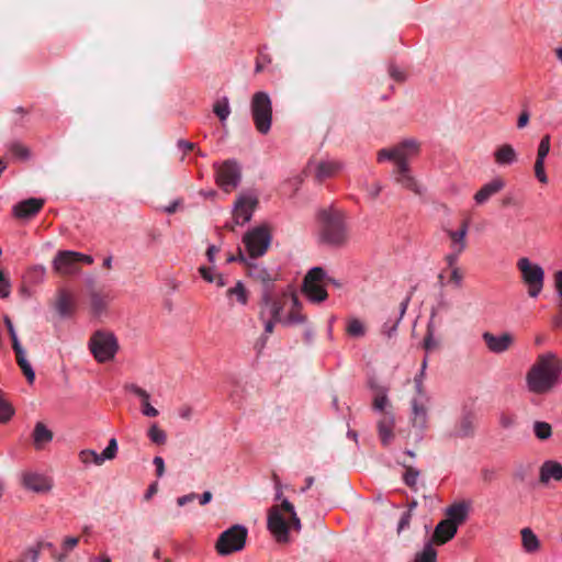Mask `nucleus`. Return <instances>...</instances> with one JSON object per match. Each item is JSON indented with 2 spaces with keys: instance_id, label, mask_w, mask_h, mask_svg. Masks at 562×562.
Instances as JSON below:
<instances>
[{
  "instance_id": "nucleus-54",
  "label": "nucleus",
  "mask_w": 562,
  "mask_h": 562,
  "mask_svg": "<svg viewBox=\"0 0 562 562\" xmlns=\"http://www.w3.org/2000/svg\"><path fill=\"white\" fill-rule=\"evenodd\" d=\"M463 273L459 268H453L450 274V282L454 283L456 286H461Z\"/></svg>"
},
{
  "instance_id": "nucleus-30",
  "label": "nucleus",
  "mask_w": 562,
  "mask_h": 562,
  "mask_svg": "<svg viewBox=\"0 0 562 562\" xmlns=\"http://www.w3.org/2000/svg\"><path fill=\"white\" fill-rule=\"evenodd\" d=\"M413 417L412 424L414 427L424 429L427 424V407L423 401L414 398L412 402Z\"/></svg>"
},
{
  "instance_id": "nucleus-51",
  "label": "nucleus",
  "mask_w": 562,
  "mask_h": 562,
  "mask_svg": "<svg viewBox=\"0 0 562 562\" xmlns=\"http://www.w3.org/2000/svg\"><path fill=\"white\" fill-rule=\"evenodd\" d=\"M535 175L541 183L548 182V177L544 171V159L536 158L535 162Z\"/></svg>"
},
{
  "instance_id": "nucleus-58",
  "label": "nucleus",
  "mask_w": 562,
  "mask_h": 562,
  "mask_svg": "<svg viewBox=\"0 0 562 562\" xmlns=\"http://www.w3.org/2000/svg\"><path fill=\"white\" fill-rule=\"evenodd\" d=\"M202 278L207 281V282H214L215 281V276L213 274V271L211 268H206V267H201L199 269Z\"/></svg>"
},
{
  "instance_id": "nucleus-1",
  "label": "nucleus",
  "mask_w": 562,
  "mask_h": 562,
  "mask_svg": "<svg viewBox=\"0 0 562 562\" xmlns=\"http://www.w3.org/2000/svg\"><path fill=\"white\" fill-rule=\"evenodd\" d=\"M562 361L554 353L539 355L526 374L528 390L535 394L549 393L558 383Z\"/></svg>"
},
{
  "instance_id": "nucleus-46",
  "label": "nucleus",
  "mask_w": 562,
  "mask_h": 562,
  "mask_svg": "<svg viewBox=\"0 0 562 562\" xmlns=\"http://www.w3.org/2000/svg\"><path fill=\"white\" fill-rule=\"evenodd\" d=\"M90 303H91V307L95 314H100L106 306L105 299L99 293L91 294Z\"/></svg>"
},
{
  "instance_id": "nucleus-23",
  "label": "nucleus",
  "mask_w": 562,
  "mask_h": 562,
  "mask_svg": "<svg viewBox=\"0 0 562 562\" xmlns=\"http://www.w3.org/2000/svg\"><path fill=\"white\" fill-rule=\"evenodd\" d=\"M395 425L394 416L390 412H385L378 422L379 437L383 446H389L394 439L393 428Z\"/></svg>"
},
{
  "instance_id": "nucleus-12",
  "label": "nucleus",
  "mask_w": 562,
  "mask_h": 562,
  "mask_svg": "<svg viewBox=\"0 0 562 562\" xmlns=\"http://www.w3.org/2000/svg\"><path fill=\"white\" fill-rule=\"evenodd\" d=\"M289 301L290 294L286 292H283L280 296H276L271 289L267 288L262 290L261 302L265 308H267L270 318L274 319L279 324H282L284 317L282 312Z\"/></svg>"
},
{
  "instance_id": "nucleus-15",
  "label": "nucleus",
  "mask_w": 562,
  "mask_h": 562,
  "mask_svg": "<svg viewBox=\"0 0 562 562\" xmlns=\"http://www.w3.org/2000/svg\"><path fill=\"white\" fill-rule=\"evenodd\" d=\"M239 259L241 262H244L247 266L248 276L254 279L257 282H260L263 285L265 289H271L272 284L276 280V274L268 271L266 268L252 263L248 261V259L243 255L241 250L239 249Z\"/></svg>"
},
{
  "instance_id": "nucleus-9",
  "label": "nucleus",
  "mask_w": 562,
  "mask_h": 562,
  "mask_svg": "<svg viewBox=\"0 0 562 562\" xmlns=\"http://www.w3.org/2000/svg\"><path fill=\"white\" fill-rule=\"evenodd\" d=\"M217 186L226 193L235 190L241 180V167L234 159H227L214 165Z\"/></svg>"
},
{
  "instance_id": "nucleus-33",
  "label": "nucleus",
  "mask_w": 562,
  "mask_h": 562,
  "mask_svg": "<svg viewBox=\"0 0 562 562\" xmlns=\"http://www.w3.org/2000/svg\"><path fill=\"white\" fill-rule=\"evenodd\" d=\"M520 533L524 549L530 553L536 552L540 547V542L535 532L530 528H524Z\"/></svg>"
},
{
  "instance_id": "nucleus-50",
  "label": "nucleus",
  "mask_w": 562,
  "mask_h": 562,
  "mask_svg": "<svg viewBox=\"0 0 562 562\" xmlns=\"http://www.w3.org/2000/svg\"><path fill=\"white\" fill-rule=\"evenodd\" d=\"M549 151H550V136L549 135H544L541 138L540 144L538 146L537 158L538 159H546V157L548 156Z\"/></svg>"
},
{
  "instance_id": "nucleus-7",
  "label": "nucleus",
  "mask_w": 562,
  "mask_h": 562,
  "mask_svg": "<svg viewBox=\"0 0 562 562\" xmlns=\"http://www.w3.org/2000/svg\"><path fill=\"white\" fill-rule=\"evenodd\" d=\"M89 348L95 360L102 363L114 358L119 344L112 333L98 330L91 336Z\"/></svg>"
},
{
  "instance_id": "nucleus-25",
  "label": "nucleus",
  "mask_w": 562,
  "mask_h": 562,
  "mask_svg": "<svg viewBox=\"0 0 562 562\" xmlns=\"http://www.w3.org/2000/svg\"><path fill=\"white\" fill-rule=\"evenodd\" d=\"M551 479L555 481L562 480V464L553 460L542 463L539 476L542 484H547Z\"/></svg>"
},
{
  "instance_id": "nucleus-41",
  "label": "nucleus",
  "mask_w": 562,
  "mask_h": 562,
  "mask_svg": "<svg viewBox=\"0 0 562 562\" xmlns=\"http://www.w3.org/2000/svg\"><path fill=\"white\" fill-rule=\"evenodd\" d=\"M227 296H235L237 302L245 305L248 301L247 291L241 282H237L234 288L227 290Z\"/></svg>"
},
{
  "instance_id": "nucleus-21",
  "label": "nucleus",
  "mask_w": 562,
  "mask_h": 562,
  "mask_svg": "<svg viewBox=\"0 0 562 562\" xmlns=\"http://www.w3.org/2000/svg\"><path fill=\"white\" fill-rule=\"evenodd\" d=\"M24 487L36 493H44L52 488V482L43 474L25 472L22 476Z\"/></svg>"
},
{
  "instance_id": "nucleus-61",
  "label": "nucleus",
  "mask_w": 562,
  "mask_h": 562,
  "mask_svg": "<svg viewBox=\"0 0 562 562\" xmlns=\"http://www.w3.org/2000/svg\"><path fill=\"white\" fill-rule=\"evenodd\" d=\"M481 475H482V480L485 483H491L495 479L496 473L492 469H483L481 472Z\"/></svg>"
},
{
  "instance_id": "nucleus-44",
  "label": "nucleus",
  "mask_w": 562,
  "mask_h": 562,
  "mask_svg": "<svg viewBox=\"0 0 562 562\" xmlns=\"http://www.w3.org/2000/svg\"><path fill=\"white\" fill-rule=\"evenodd\" d=\"M80 461L83 463L93 462L97 465H101L104 462V458H101L99 453H97L94 450H82L79 453Z\"/></svg>"
},
{
  "instance_id": "nucleus-45",
  "label": "nucleus",
  "mask_w": 562,
  "mask_h": 562,
  "mask_svg": "<svg viewBox=\"0 0 562 562\" xmlns=\"http://www.w3.org/2000/svg\"><path fill=\"white\" fill-rule=\"evenodd\" d=\"M406 471L403 475V480L407 486L414 488L417 484L419 472L413 467H405Z\"/></svg>"
},
{
  "instance_id": "nucleus-4",
  "label": "nucleus",
  "mask_w": 562,
  "mask_h": 562,
  "mask_svg": "<svg viewBox=\"0 0 562 562\" xmlns=\"http://www.w3.org/2000/svg\"><path fill=\"white\" fill-rule=\"evenodd\" d=\"M250 112L256 130L262 135L268 134L272 124V102L268 93L259 91L252 95Z\"/></svg>"
},
{
  "instance_id": "nucleus-20",
  "label": "nucleus",
  "mask_w": 562,
  "mask_h": 562,
  "mask_svg": "<svg viewBox=\"0 0 562 562\" xmlns=\"http://www.w3.org/2000/svg\"><path fill=\"white\" fill-rule=\"evenodd\" d=\"M44 200L30 198L13 206V215L18 218H29L36 215L43 207Z\"/></svg>"
},
{
  "instance_id": "nucleus-28",
  "label": "nucleus",
  "mask_w": 562,
  "mask_h": 562,
  "mask_svg": "<svg viewBox=\"0 0 562 562\" xmlns=\"http://www.w3.org/2000/svg\"><path fill=\"white\" fill-rule=\"evenodd\" d=\"M290 302L292 307L286 316L283 317L282 325H297L306 321V316L301 313V304L294 294H290Z\"/></svg>"
},
{
  "instance_id": "nucleus-63",
  "label": "nucleus",
  "mask_w": 562,
  "mask_h": 562,
  "mask_svg": "<svg viewBox=\"0 0 562 562\" xmlns=\"http://www.w3.org/2000/svg\"><path fill=\"white\" fill-rule=\"evenodd\" d=\"M382 191L380 183L375 182L368 188V192L372 199H376Z\"/></svg>"
},
{
  "instance_id": "nucleus-5",
  "label": "nucleus",
  "mask_w": 562,
  "mask_h": 562,
  "mask_svg": "<svg viewBox=\"0 0 562 562\" xmlns=\"http://www.w3.org/2000/svg\"><path fill=\"white\" fill-rule=\"evenodd\" d=\"M329 282H334V278L327 276L322 267H314L304 277L302 290L310 301L321 303L328 296L325 286Z\"/></svg>"
},
{
  "instance_id": "nucleus-19",
  "label": "nucleus",
  "mask_w": 562,
  "mask_h": 562,
  "mask_svg": "<svg viewBox=\"0 0 562 562\" xmlns=\"http://www.w3.org/2000/svg\"><path fill=\"white\" fill-rule=\"evenodd\" d=\"M457 531L458 527L452 520L443 519L436 526L432 537L428 542H431L432 546H442L450 541L456 536Z\"/></svg>"
},
{
  "instance_id": "nucleus-31",
  "label": "nucleus",
  "mask_w": 562,
  "mask_h": 562,
  "mask_svg": "<svg viewBox=\"0 0 562 562\" xmlns=\"http://www.w3.org/2000/svg\"><path fill=\"white\" fill-rule=\"evenodd\" d=\"M53 432L41 422H38L33 430V441L36 449H42L44 445L50 442Z\"/></svg>"
},
{
  "instance_id": "nucleus-13",
  "label": "nucleus",
  "mask_w": 562,
  "mask_h": 562,
  "mask_svg": "<svg viewBox=\"0 0 562 562\" xmlns=\"http://www.w3.org/2000/svg\"><path fill=\"white\" fill-rule=\"evenodd\" d=\"M258 198L252 194H239L235 201L233 218L235 225H244L251 220L252 213L258 206Z\"/></svg>"
},
{
  "instance_id": "nucleus-8",
  "label": "nucleus",
  "mask_w": 562,
  "mask_h": 562,
  "mask_svg": "<svg viewBox=\"0 0 562 562\" xmlns=\"http://www.w3.org/2000/svg\"><path fill=\"white\" fill-rule=\"evenodd\" d=\"M517 268L521 274V280L528 289L530 297H537L543 288L544 271L538 265L522 257L517 261Z\"/></svg>"
},
{
  "instance_id": "nucleus-34",
  "label": "nucleus",
  "mask_w": 562,
  "mask_h": 562,
  "mask_svg": "<svg viewBox=\"0 0 562 562\" xmlns=\"http://www.w3.org/2000/svg\"><path fill=\"white\" fill-rule=\"evenodd\" d=\"M339 169V164L335 161H321L317 166L316 178L323 181L326 178L334 176Z\"/></svg>"
},
{
  "instance_id": "nucleus-16",
  "label": "nucleus",
  "mask_w": 562,
  "mask_h": 562,
  "mask_svg": "<svg viewBox=\"0 0 562 562\" xmlns=\"http://www.w3.org/2000/svg\"><path fill=\"white\" fill-rule=\"evenodd\" d=\"M78 256L79 252L71 250L58 251L53 261L54 270L60 274H72L77 272L78 261L76 260V257Z\"/></svg>"
},
{
  "instance_id": "nucleus-22",
  "label": "nucleus",
  "mask_w": 562,
  "mask_h": 562,
  "mask_svg": "<svg viewBox=\"0 0 562 562\" xmlns=\"http://www.w3.org/2000/svg\"><path fill=\"white\" fill-rule=\"evenodd\" d=\"M10 338L12 341V348L14 350L15 359H16L19 367L21 368L27 382L33 383L35 380V373H34V370L32 369V366L25 358V350L22 348L16 334H14L13 336H10Z\"/></svg>"
},
{
  "instance_id": "nucleus-57",
  "label": "nucleus",
  "mask_w": 562,
  "mask_h": 562,
  "mask_svg": "<svg viewBox=\"0 0 562 562\" xmlns=\"http://www.w3.org/2000/svg\"><path fill=\"white\" fill-rule=\"evenodd\" d=\"M195 498H198V494L196 493H189L187 495H183V496H180L177 498V504L179 506H184L189 503H192Z\"/></svg>"
},
{
  "instance_id": "nucleus-10",
  "label": "nucleus",
  "mask_w": 562,
  "mask_h": 562,
  "mask_svg": "<svg viewBox=\"0 0 562 562\" xmlns=\"http://www.w3.org/2000/svg\"><path fill=\"white\" fill-rule=\"evenodd\" d=\"M243 241L250 259L263 256L271 243V234L266 225L255 227L245 234Z\"/></svg>"
},
{
  "instance_id": "nucleus-24",
  "label": "nucleus",
  "mask_w": 562,
  "mask_h": 562,
  "mask_svg": "<svg viewBox=\"0 0 562 562\" xmlns=\"http://www.w3.org/2000/svg\"><path fill=\"white\" fill-rule=\"evenodd\" d=\"M470 505L467 502H457L446 509V520H452L458 527L463 524L469 514Z\"/></svg>"
},
{
  "instance_id": "nucleus-38",
  "label": "nucleus",
  "mask_w": 562,
  "mask_h": 562,
  "mask_svg": "<svg viewBox=\"0 0 562 562\" xmlns=\"http://www.w3.org/2000/svg\"><path fill=\"white\" fill-rule=\"evenodd\" d=\"M533 434L539 440H548L552 436V427L547 422L537 420L533 423Z\"/></svg>"
},
{
  "instance_id": "nucleus-18",
  "label": "nucleus",
  "mask_w": 562,
  "mask_h": 562,
  "mask_svg": "<svg viewBox=\"0 0 562 562\" xmlns=\"http://www.w3.org/2000/svg\"><path fill=\"white\" fill-rule=\"evenodd\" d=\"M394 178L396 183L401 184L405 189L413 191L415 194L420 195L423 193L422 187L409 172L407 160L401 162L396 167L394 170Z\"/></svg>"
},
{
  "instance_id": "nucleus-29",
  "label": "nucleus",
  "mask_w": 562,
  "mask_h": 562,
  "mask_svg": "<svg viewBox=\"0 0 562 562\" xmlns=\"http://www.w3.org/2000/svg\"><path fill=\"white\" fill-rule=\"evenodd\" d=\"M495 162L501 166H508L517 161V153L509 144L499 146L494 151Z\"/></svg>"
},
{
  "instance_id": "nucleus-37",
  "label": "nucleus",
  "mask_w": 562,
  "mask_h": 562,
  "mask_svg": "<svg viewBox=\"0 0 562 562\" xmlns=\"http://www.w3.org/2000/svg\"><path fill=\"white\" fill-rule=\"evenodd\" d=\"M8 149L14 158L22 161L27 160L31 156L30 149L20 142L10 143Z\"/></svg>"
},
{
  "instance_id": "nucleus-27",
  "label": "nucleus",
  "mask_w": 562,
  "mask_h": 562,
  "mask_svg": "<svg viewBox=\"0 0 562 562\" xmlns=\"http://www.w3.org/2000/svg\"><path fill=\"white\" fill-rule=\"evenodd\" d=\"M126 389L138 396L142 401V413L147 417H156L158 416V411L150 405L149 403V394L146 390L137 386L136 384L127 385Z\"/></svg>"
},
{
  "instance_id": "nucleus-55",
  "label": "nucleus",
  "mask_w": 562,
  "mask_h": 562,
  "mask_svg": "<svg viewBox=\"0 0 562 562\" xmlns=\"http://www.w3.org/2000/svg\"><path fill=\"white\" fill-rule=\"evenodd\" d=\"M401 321L396 319L393 324H390L386 322L382 327V333L386 335L389 338L393 336V334L396 331L397 325Z\"/></svg>"
},
{
  "instance_id": "nucleus-56",
  "label": "nucleus",
  "mask_w": 562,
  "mask_h": 562,
  "mask_svg": "<svg viewBox=\"0 0 562 562\" xmlns=\"http://www.w3.org/2000/svg\"><path fill=\"white\" fill-rule=\"evenodd\" d=\"M154 465L156 467V475L161 477L165 473V462L161 457H155L153 460Z\"/></svg>"
},
{
  "instance_id": "nucleus-39",
  "label": "nucleus",
  "mask_w": 562,
  "mask_h": 562,
  "mask_svg": "<svg viewBox=\"0 0 562 562\" xmlns=\"http://www.w3.org/2000/svg\"><path fill=\"white\" fill-rule=\"evenodd\" d=\"M147 436L150 439V441L155 445H165L167 441V434L165 430L160 429L157 424H153L148 431Z\"/></svg>"
},
{
  "instance_id": "nucleus-2",
  "label": "nucleus",
  "mask_w": 562,
  "mask_h": 562,
  "mask_svg": "<svg viewBox=\"0 0 562 562\" xmlns=\"http://www.w3.org/2000/svg\"><path fill=\"white\" fill-rule=\"evenodd\" d=\"M318 239L321 243L341 247L348 240V229L341 211L334 207L322 209L317 213Z\"/></svg>"
},
{
  "instance_id": "nucleus-3",
  "label": "nucleus",
  "mask_w": 562,
  "mask_h": 562,
  "mask_svg": "<svg viewBox=\"0 0 562 562\" xmlns=\"http://www.w3.org/2000/svg\"><path fill=\"white\" fill-rule=\"evenodd\" d=\"M267 525L280 543L289 542V531L291 529L301 530V520L294 510V506L288 499H283L280 505H274L269 509Z\"/></svg>"
},
{
  "instance_id": "nucleus-47",
  "label": "nucleus",
  "mask_w": 562,
  "mask_h": 562,
  "mask_svg": "<svg viewBox=\"0 0 562 562\" xmlns=\"http://www.w3.org/2000/svg\"><path fill=\"white\" fill-rule=\"evenodd\" d=\"M387 404H389V400H387L386 394L383 391H379L375 394L374 400H373V408L379 412H382L384 414L385 412H387L386 411Z\"/></svg>"
},
{
  "instance_id": "nucleus-53",
  "label": "nucleus",
  "mask_w": 562,
  "mask_h": 562,
  "mask_svg": "<svg viewBox=\"0 0 562 562\" xmlns=\"http://www.w3.org/2000/svg\"><path fill=\"white\" fill-rule=\"evenodd\" d=\"M50 549L53 550V544L52 543H44V542H41L38 543V548H32L29 550V554L31 555V560L32 562H36L37 558H38V553H40V549Z\"/></svg>"
},
{
  "instance_id": "nucleus-64",
  "label": "nucleus",
  "mask_w": 562,
  "mask_h": 562,
  "mask_svg": "<svg viewBox=\"0 0 562 562\" xmlns=\"http://www.w3.org/2000/svg\"><path fill=\"white\" fill-rule=\"evenodd\" d=\"M179 416L183 419H190L192 416V408L188 405H184L179 408Z\"/></svg>"
},
{
  "instance_id": "nucleus-43",
  "label": "nucleus",
  "mask_w": 562,
  "mask_h": 562,
  "mask_svg": "<svg viewBox=\"0 0 562 562\" xmlns=\"http://www.w3.org/2000/svg\"><path fill=\"white\" fill-rule=\"evenodd\" d=\"M46 274V268L42 265H35L27 271V279L32 283H40L44 280Z\"/></svg>"
},
{
  "instance_id": "nucleus-42",
  "label": "nucleus",
  "mask_w": 562,
  "mask_h": 562,
  "mask_svg": "<svg viewBox=\"0 0 562 562\" xmlns=\"http://www.w3.org/2000/svg\"><path fill=\"white\" fill-rule=\"evenodd\" d=\"M347 333L352 337H362L366 334L364 325L357 318H351L347 325Z\"/></svg>"
},
{
  "instance_id": "nucleus-62",
  "label": "nucleus",
  "mask_w": 562,
  "mask_h": 562,
  "mask_svg": "<svg viewBox=\"0 0 562 562\" xmlns=\"http://www.w3.org/2000/svg\"><path fill=\"white\" fill-rule=\"evenodd\" d=\"M390 76L398 82L405 80V74L395 67L390 68Z\"/></svg>"
},
{
  "instance_id": "nucleus-40",
  "label": "nucleus",
  "mask_w": 562,
  "mask_h": 562,
  "mask_svg": "<svg viewBox=\"0 0 562 562\" xmlns=\"http://www.w3.org/2000/svg\"><path fill=\"white\" fill-rule=\"evenodd\" d=\"M213 112L222 122H224L231 114L228 99L225 97L222 100H218L213 106Z\"/></svg>"
},
{
  "instance_id": "nucleus-48",
  "label": "nucleus",
  "mask_w": 562,
  "mask_h": 562,
  "mask_svg": "<svg viewBox=\"0 0 562 562\" xmlns=\"http://www.w3.org/2000/svg\"><path fill=\"white\" fill-rule=\"evenodd\" d=\"M117 453V441L115 438H111L109 440L108 447L103 450V452L100 454L101 458H104L105 460H112L115 458Z\"/></svg>"
},
{
  "instance_id": "nucleus-17",
  "label": "nucleus",
  "mask_w": 562,
  "mask_h": 562,
  "mask_svg": "<svg viewBox=\"0 0 562 562\" xmlns=\"http://www.w3.org/2000/svg\"><path fill=\"white\" fill-rule=\"evenodd\" d=\"M54 307L61 318L71 317L76 312V300L72 293L65 289L58 290Z\"/></svg>"
},
{
  "instance_id": "nucleus-59",
  "label": "nucleus",
  "mask_w": 562,
  "mask_h": 562,
  "mask_svg": "<svg viewBox=\"0 0 562 562\" xmlns=\"http://www.w3.org/2000/svg\"><path fill=\"white\" fill-rule=\"evenodd\" d=\"M78 542H79V538L68 537L65 539L63 547H64L65 551H70L78 544Z\"/></svg>"
},
{
  "instance_id": "nucleus-26",
  "label": "nucleus",
  "mask_w": 562,
  "mask_h": 562,
  "mask_svg": "<svg viewBox=\"0 0 562 562\" xmlns=\"http://www.w3.org/2000/svg\"><path fill=\"white\" fill-rule=\"evenodd\" d=\"M505 183L502 179H494L484 184L474 195L477 204L485 203L492 195L496 194L504 188Z\"/></svg>"
},
{
  "instance_id": "nucleus-49",
  "label": "nucleus",
  "mask_w": 562,
  "mask_h": 562,
  "mask_svg": "<svg viewBox=\"0 0 562 562\" xmlns=\"http://www.w3.org/2000/svg\"><path fill=\"white\" fill-rule=\"evenodd\" d=\"M498 423L502 428L504 429H510L516 425V416L510 413H501Z\"/></svg>"
},
{
  "instance_id": "nucleus-14",
  "label": "nucleus",
  "mask_w": 562,
  "mask_h": 562,
  "mask_svg": "<svg viewBox=\"0 0 562 562\" xmlns=\"http://www.w3.org/2000/svg\"><path fill=\"white\" fill-rule=\"evenodd\" d=\"M482 339L485 342L487 349L493 353L506 352L513 347L515 342L513 334L507 331L499 336H496L490 331H485L482 334Z\"/></svg>"
},
{
  "instance_id": "nucleus-32",
  "label": "nucleus",
  "mask_w": 562,
  "mask_h": 562,
  "mask_svg": "<svg viewBox=\"0 0 562 562\" xmlns=\"http://www.w3.org/2000/svg\"><path fill=\"white\" fill-rule=\"evenodd\" d=\"M474 428H475V425H474L473 416L465 415L458 423L456 430H454V436L460 437V438L470 437L474 434Z\"/></svg>"
},
{
  "instance_id": "nucleus-35",
  "label": "nucleus",
  "mask_w": 562,
  "mask_h": 562,
  "mask_svg": "<svg viewBox=\"0 0 562 562\" xmlns=\"http://www.w3.org/2000/svg\"><path fill=\"white\" fill-rule=\"evenodd\" d=\"M413 562H437V551L431 542H427L423 550L415 554Z\"/></svg>"
},
{
  "instance_id": "nucleus-60",
  "label": "nucleus",
  "mask_w": 562,
  "mask_h": 562,
  "mask_svg": "<svg viewBox=\"0 0 562 562\" xmlns=\"http://www.w3.org/2000/svg\"><path fill=\"white\" fill-rule=\"evenodd\" d=\"M529 112L527 110H524L519 117H518V121H517V127L518 128H524L527 126L528 122H529Z\"/></svg>"
},
{
  "instance_id": "nucleus-6",
  "label": "nucleus",
  "mask_w": 562,
  "mask_h": 562,
  "mask_svg": "<svg viewBox=\"0 0 562 562\" xmlns=\"http://www.w3.org/2000/svg\"><path fill=\"white\" fill-rule=\"evenodd\" d=\"M247 537L248 530L245 526L234 525L220 535L215 549L223 557L241 551L245 548Z\"/></svg>"
},
{
  "instance_id": "nucleus-11",
  "label": "nucleus",
  "mask_w": 562,
  "mask_h": 562,
  "mask_svg": "<svg viewBox=\"0 0 562 562\" xmlns=\"http://www.w3.org/2000/svg\"><path fill=\"white\" fill-rule=\"evenodd\" d=\"M418 151V144L413 139L404 140L393 148H383L378 151V161L382 162L385 159L393 160L396 167L408 160L412 154Z\"/></svg>"
},
{
  "instance_id": "nucleus-36",
  "label": "nucleus",
  "mask_w": 562,
  "mask_h": 562,
  "mask_svg": "<svg viewBox=\"0 0 562 562\" xmlns=\"http://www.w3.org/2000/svg\"><path fill=\"white\" fill-rule=\"evenodd\" d=\"M452 244L451 247L458 252H463L467 247L465 233L464 231H446Z\"/></svg>"
},
{
  "instance_id": "nucleus-52",
  "label": "nucleus",
  "mask_w": 562,
  "mask_h": 562,
  "mask_svg": "<svg viewBox=\"0 0 562 562\" xmlns=\"http://www.w3.org/2000/svg\"><path fill=\"white\" fill-rule=\"evenodd\" d=\"M411 519H412L411 510L404 512L398 521V527H397L398 533H401L404 529H406L409 526Z\"/></svg>"
}]
</instances>
